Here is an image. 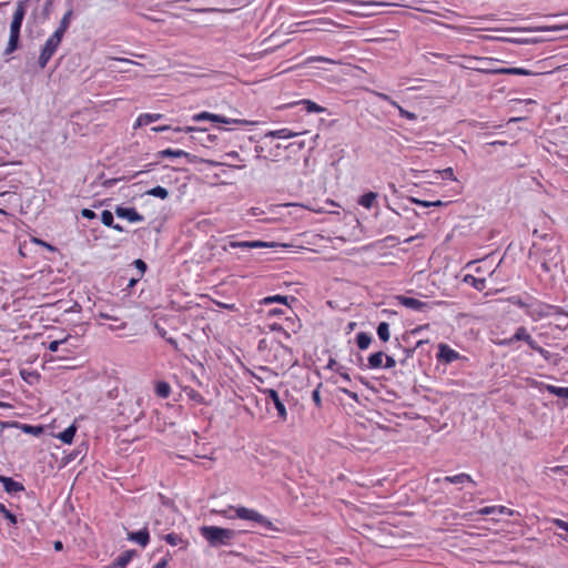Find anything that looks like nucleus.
Returning <instances> with one entry per match:
<instances>
[{
  "mask_svg": "<svg viewBox=\"0 0 568 568\" xmlns=\"http://www.w3.org/2000/svg\"><path fill=\"white\" fill-rule=\"evenodd\" d=\"M220 514L229 519H240L246 521L252 528H262L266 531L281 532L282 528L278 527L272 519L260 513L254 508H248L243 505L229 506L220 510Z\"/></svg>",
  "mask_w": 568,
  "mask_h": 568,
  "instance_id": "1",
  "label": "nucleus"
},
{
  "mask_svg": "<svg viewBox=\"0 0 568 568\" xmlns=\"http://www.w3.org/2000/svg\"><path fill=\"white\" fill-rule=\"evenodd\" d=\"M200 534L212 547L229 546L236 536L233 529L219 526H202Z\"/></svg>",
  "mask_w": 568,
  "mask_h": 568,
  "instance_id": "2",
  "label": "nucleus"
},
{
  "mask_svg": "<svg viewBox=\"0 0 568 568\" xmlns=\"http://www.w3.org/2000/svg\"><path fill=\"white\" fill-rule=\"evenodd\" d=\"M24 16H26V1H20L17 4L12 21L10 23V36H9V41H8L7 48L4 50V54H11L12 52H14L18 49L20 29H21Z\"/></svg>",
  "mask_w": 568,
  "mask_h": 568,
  "instance_id": "3",
  "label": "nucleus"
},
{
  "mask_svg": "<svg viewBox=\"0 0 568 568\" xmlns=\"http://www.w3.org/2000/svg\"><path fill=\"white\" fill-rule=\"evenodd\" d=\"M61 41L62 37L55 33H52L51 37L47 39L38 59V63L41 69L45 68V65L59 48Z\"/></svg>",
  "mask_w": 568,
  "mask_h": 568,
  "instance_id": "4",
  "label": "nucleus"
},
{
  "mask_svg": "<svg viewBox=\"0 0 568 568\" xmlns=\"http://www.w3.org/2000/svg\"><path fill=\"white\" fill-rule=\"evenodd\" d=\"M436 358L439 363L450 364L458 359L464 358L458 352L453 349L449 345L445 343H440L438 345V352L436 354Z\"/></svg>",
  "mask_w": 568,
  "mask_h": 568,
  "instance_id": "5",
  "label": "nucleus"
},
{
  "mask_svg": "<svg viewBox=\"0 0 568 568\" xmlns=\"http://www.w3.org/2000/svg\"><path fill=\"white\" fill-rule=\"evenodd\" d=\"M274 243L263 242V241H230L227 244L223 246L224 251L229 248H263V247H273Z\"/></svg>",
  "mask_w": 568,
  "mask_h": 568,
  "instance_id": "6",
  "label": "nucleus"
},
{
  "mask_svg": "<svg viewBox=\"0 0 568 568\" xmlns=\"http://www.w3.org/2000/svg\"><path fill=\"white\" fill-rule=\"evenodd\" d=\"M525 339H528V331L526 327L519 326L510 337L495 341V344L514 347L517 342H525Z\"/></svg>",
  "mask_w": 568,
  "mask_h": 568,
  "instance_id": "7",
  "label": "nucleus"
},
{
  "mask_svg": "<svg viewBox=\"0 0 568 568\" xmlns=\"http://www.w3.org/2000/svg\"><path fill=\"white\" fill-rule=\"evenodd\" d=\"M264 395L273 403L277 410V415L282 420L287 418V412L284 403L281 400L278 393L273 388H265L262 390Z\"/></svg>",
  "mask_w": 568,
  "mask_h": 568,
  "instance_id": "8",
  "label": "nucleus"
},
{
  "mask_svg": "<svg viewBox=\"0 0 568 568\" xmlns=\"http://www.w3.org/2000/svg\"><path fill=\"white\" fill-rule=\"evenodd\" d=\"M397 301L400 305L406 308L416 311V312H426L430 308V305L427 302L420 301L418 298L409 297V296H397Z\"/></svg>",
  "mask_w": 568,
  "mask_h": 568,
  "instance_id": "9",
  "label": "nucleus"
},
{
  "mask_svg": "<svg viewBox=\"0 0 568 568\" xmlns=\"http://www.w3.org/2000/svg\"><path fill=\"white\" fill-rule=\"evenodd\" d=\"M115 214L120 217V219H124V220H128L129 222L131 223H136V222H141L143 221V216L140 215L135 209L133 207H122V206H118L115 209Z\"/></svg>",
  "mask_w": 568,
  "mask_h": 568,
  "instance_id": "10",
  "label": "nucleus"
},
{
  "mask_svg": "<svg viewBox=\"0 0 568 568\" xmlns=\"http://www.w3.org/2000/svg\"><path fill=\"white\" fill-rule=\"evenodd\" d=\"M0 483L2 484L4 490L9 494L19 493L23 490L22 484L13 480L11 477L0 475Z\"/></svg>",
  "mask_w": 568,
  "mask_h": 568,
  "instance_id": "11",
  "label": "nucleus"
},
{
  "mask_svg": "<svg viewBox=\"0 0 568 568\" xmlns=\"http://www.w3.org/2000/svg\"><path fill=\"white\" fill-rule=\"evenodd\" d=\"M128 538L129 540L134 541L142 547H145L150 540L149 531L146 528L129 532Z\"/></svg>",
  "mask_w": 568,
  "mask_h": 568,
  "instance_id": "12",
  "label": "nucleus"
},
{
  "mask_svg": "<svg viewBox=\"0 0 568 568\" xmlns=\"http://www.w3.org/2000/svg\"><path fill=\"white\" fill-rule=\"evenodd\" d=\"M300 135L298 132H294L287 128H283V129H278V130H273V131H268L265 133V138H272V139H283V140H286V139H292V138H295Z\"/></svg>",
  "mask_w": 568,
  "mask_h": 568,
  "instance_id": "13",
  "label": "nucleus"
},
{
  "mask_svg": "<svg viewBox=\"0 0 568 568\" xmlns=\"http://www.w3.org/2000/svg\"><path fill=\"white\" fill-rule=\"evenodd\" d=\"M352 4L358 9H362V11H359L361 14L363 16H371L372 12L366 10L371 7H384L386 6L385 2H377V1H355L353 0L352 1Z\"/></svg>",
  "mask_w": 568,
  "mask_h": 568,
  "instance_id": "14",
  "label": "nucleus"
},
{
  "mask_svg": "<svg viewBox=\"0 0 568 568\" xmlns=\"http://www.w3.org/2000/svg\"><path fill=\"white\" fill-rule=\"evenodd\" d=\"M496 74L532 75L534 72L524 68H501L491 71Z\"/></svg>",
  "mask_w": 568,
  "mask_h": 568,
  "instance_id": "15",
  "label": "nucleus"
},
{
  "mask_svg": "<svg viewBox=\"0 0 568 568\" xmlns=\"http://www.w3.org/2000/svg\"><path fill=\"white\" fill-rule=\"evenodd\" d=\"M77 433L75 425H70L63 432L55 435V438L60 439L63 444L70 445L73 442L74 435Z\"/></svg>",
  "mask_w": 568,
  "mask_h": 568,
  "instance_id": "16",
  "label": "nucleus"
},
{
  "mask_svg": "<svg viewBox=\"0 0 568 568\" xmlns=\"http://www.w3.org/2000/svg\"><path fill=\"white\" fill-rule=\"evenodd\" d=\"M384 357H385V354L383 352H376V353L372 354L367 358L368 368H371V369L382 368L384 365Z\"/></svg>",
  "mask_w": 568,
  "mask_h": 568,
  "instance_id": "17",
  "label": "nucleus"
},
{
  "mask_svg": "<svg viewBox=\"0 0 568 568\" xmlns=\"http://www.w3.org/2000/svg\"><path fill=\"white\" fill-rule=\"evenodd\" d=\"M134 551L128 550L121 554L113 562L112 566L114 568H125L128 564L132 560Z\"/></svg>",
  "mask_w": 568,
  "mask_h": 568,
  "instance_id": "18",
  "label": "nucleus"
},
{
  "mask_svg": "<svg viewBox=\"0 0 568 568\" xmlns=\"http://www.w3.org/2000/svg\"><path fill=\"white\" fill-rule=\"evenodd\" d=\"M378 194L375 192H367L358 199V204L365 209H372L375 204Z\"/></svg>",
  "mask_w": 568,
  "mask_h": 568,
  "instance_id": "19",
  "label": "nucleus"
},
{
  "mask_svg": "<svg viewBox=\"0 0 568 568\" xmlns=\"http://www.w3.org/2000/svg\"><path fill=\"white\" fill-rule=\"evenodd\" d=\"M164 540L171 546H181V548L185 549L189 545L186 540H184L180 535L171 532L164 536Z\"/></svg>",
  "mask_w": 568,
  "mask_h": 568,
  "instance_id": "20",
  "label": "nucleus"
},
{
  "mask_svg": "<svg viewBox=\"0 0 568 568\" xmlns=\"http://www.w3.org/2000/svg\"><path fill=\"white\" fill-rule=\"evenodd\" d=\"M464 282L466 284H469L470 286H473L477 291H483L486 287V280L485 278H479V277H476V276L470 275V274L465 275Z\"/></svg>",
  "mask_w": 568,
  "mask_h": 568,
  "instance_id": "21",
  "label": "nucleus"
},
{
  "mask_svg": "<svg viewBox=\"0 0 568 568\" xmlns=\"http://www.w3.org/2000/svg\"><path fill=\"white\" fill-rule=\"evenodd\" d=\"M296 104H302L304 105L306 112L308 113H323L325 112V108L318 105L317 103L313 102L312 100H301L298 102H296Z\"/></svg>",
  "mask_w": 568,
  "mask_h": 568,
  "instance_id": "22",
  "label": "nucleus"
},
{
  "mask_svg": "<svg viewBox=\"0 0 568 568\" xmlns=\"http://www.w3.org/2000/svg\"><path fill=\"white\" fill-rule=\"evenodd\" d=\"M215 122L224 123V124H237V125H254V124H256V122H254V121H248V120H244V119H231V118H226V116L220 115V114H219V119L215 120Z\"/></svg>",
  "mask_w": 568,
  "mask_h": 568,
  "instance_id": "23",
  "label": "nucleus"
},
{
  "mask_svg": "<svg viewBox=\"0 0 568 568\" xmlns=\"http://www.w3.org/2000/svg\"><path fill=\"white\" fill-rule=\"evenodd\" d=\"M443 480L445 483H449V484H465V483H473V479L469 475L467 474H457V475H454V476H446L443 478Z\"/></svg>",
  "mask_w": 568,
  "mask_h": 568,
  "instance_id": "24",
  "label": "nucleus"
},
{
  "mask_svg": "<svg viewBox=\"0 0 568 568\" xmlns=\"http://www.w3.org/2000/svg\"><path fill=\"white\" fill-rule=\"evenodd\" d=\"M372 343V336L365 332H359L356 335V344L359 349L364 351L369 347Z\"/></svg>",
  "mask_w": 568,
  "mask_h": 568,
  "instance_id": "25",
  "label": "nucleus"
},
{
  "mask_svg": "<svg viewBox=\"0 0 568 568\" xmlns=\"http://www.w3.org/2000/svg\"><path fill=\"white\" fill-rule=\"evenodd\" d=\"M272 303L284 304L285 306L288 307V297L284 296V295H273V296H266L260 301L261 305H268Z\"/></svg>",
  "mask_w": 568,
  "mask_h": 568,
  "instance_id": "26",
  "label": "nucleus"
},
{
  "mask_svg": "<svg viewBox=\"0 0 568 568\" xmlns=\"http://www.w3.org/2000/svg\"><path fill=\"white\" fill-rule=\"evenodd\" d=\"M377 335L381 341L387 342L390 338L389 324L386 322H382L377 326Z\"/></svg>",
  "mask_w": 568,
  "mask_h": 568,
  "instance_id": "27",
  "label": "nucleus"
},
{
  "mask_svg": "<svg viewBox=\"0 0 568 568\" xmlns=\"http://www.w3.org/2000/svg\"><path fill=\"white\" fill-rule=\"evenodd\" d=\"M528 306H531L530 308L526 310V313L532 317L535 321L546 315V312L542 311V306L539 304H528Z\"/></svg>",
  "mask_w": 568,
  "mask_h": 568,
  "instance_id": "28",
  "label": "nucleus"
},
{
  "mask_svg": "<svg viewBox=\"0 0 568 568\" xmlns=\"http://www.w3.org/2000/svg\"><path fill=\"white\" fill-rule=\"evenodd\" d=\"M70 17H71V12H67L63 18L61 19L60 21V26L58 27V29L53 32L60 37L63 38L65 31L68 30L69 28V24H70Z\"/></svg>",
  "mask_w": 568,
  "mask_h": 568,
  "instance_id": "29",
  "label": "nucleus"
},
{
  "mask_svg": "<svg viewBox=\"0 0 568 568\" xmlns=\"http://www.w3.org/2000/svg\"><path fill=\"white\" fill-rule=\"evenodd\" d=\"M161 158H183L187 156V153L183 150L165 149L159 152Z\"/></svg>",
  "mask_w": 568,
  "mask_h": 568,
  "instance_id": "30",
  "label": "nucleus"
},
{
  "mask_svg": "<svg viewBox=\"0 0 568 568\" xmlns=\"http://www.w3.org/2000/svg\"><path fill=\"white\" fill-rule=\"evenodd\" d=\"M155 393L158 396H160L162 398H166L170 396L171 387L166 382H159L155 385Z\"/></svg>",
  "mask_w": 568,
  "mask_h": 568,
  "instance_id": "31",
  "label": "nucleus"
},
{
  "mask_svg": "<svg viewBox=\"0 0 568 568\" xmlns=\"http://www.w3.org/2000/svg\"><path fill=\"white\" fill-rule=\"evenodd\" d=\"M545 388L558 397L568 398V387H558L554 385H546Z\"/></svg>",
  "mask_w": 568,
  "mask_h": 568,
  "instance_id": "32",
  "label": "nucleus"
},
{
  "mask_svg": "<svg viewBox=\"0 0 568 568\" xmlns=\"http://www.w3.org/2000/svg\"><path fill=\"white\" fill-rule=\"evenodd\" d=\"M146 194L154 196V197L162 199V200H165L169 196L168 190L160 185L155 186L153 189H150L149 191H146Z\"/></svg>",
  "mask_w": 568,
  "mask_h": 568,
  "instance_id": "33",
  "label": "nucleus"
},
{
  "mask_svg": "<svg viewBox=\"0 0 568 568\" xmlns=\"http://www.w3.org/2000/svg\"><path fill=\"white\" fill-rule=\"evenodd\" d=\"M217 119H219V114L206 112V111L194 114L192 116V120L195 122H200V121H204V120L215 122V120H217Z\"/></svg>",
  "mask_w": 568,
  "mask_h": 568,
  "instance_id": "34",
  "label": "nucleus"
},
{
  "mask_svg": "<svg viewBox=\"0 0 568 568\" xmlns=\"http://www.w3.org/2000/svg\"><path fill=\"white\" fill-rule=\"evenodd\" d=\"M390 104L398 110L400 116L406 118L408 120H416V115L414 113L403 109L397 102L390 101Z\"/></svg>",
  "mask_w": 568,
  "mask_h": 568,
  "instance_id": "35",
  "label": "nucleus"
},
{
  "mask_svg": "<svg viewBox=\"0 0 568 568\" xmlns=\"http://www.w3.org/2000/svg\"><path fill=\"white\" fill-rule=\"evenodd\" d=\"M21 429L26 434H31L34 436H39L42 433V427L40 426H31V425H22Z\"/></svg>",
  "mask_w": 568,
  "mask_h": 568,
  "instance_id": "36",
  "label": "nucleus"
},
{
  "mask_svg": "<svg viewBox=\"0 0 568 568\" xmlns=\"http://www.w3.org/2000/svg\"><path fill=\"white\" fill-rule=\"evenodd\" d=\"M101 221L105 226H113V214L112 212L104 210L101 214Z\"/></svg>",
  "mask_w": 568,
  "mask_h": 568,
  "instance_id": "37",
  "label": "nucleus"
},
{
  "mask_svg": "<svg viewBox=\"0 0 568 568\" xmlns=\"http://www.w3.org/2000/svg\"><path fill=\"white\" fill-rule=\"evenodd\" d=\"M162 118L160 113H142V121L148 125L152 122L159 121Z\"/></svg>",
  "mask_w": 568,
  "mask_h": 568,
  "instance_id": "38",
  "label": "nucleus"
},
{
  "mask_svg": "<svg viewBox=\"0 0 568 568\" xmlns=\"http://www.w3.org/2000/svg\"><path fill=\"white\" fill-rule=\"evenodd\" d=\"M68 337H69V336H67V337H64V338H62V339H55V341L50 342V343L48 344V349H49L50 352H52V353L58 352V349H59L60 345L64 344V343L68 341Z\"/></svg>",
  "mask_w": 568,
  "mask_h": 568,
  "instance_id": "39",
  "label": "nucleus"
},
{
  "mask_svg": "<svg viewBox=\"0 0 568 568\" xmlns=\"http://www.w3.org/2000/svg\"><path fill=\"white\" fill-rule=\"evenodd\" d=\"M0 511L4 515V517L11 523V524H16L17 523V518L16 516L10 513L6 506L3 504H0Z\"/></svg>",
  "mask_w": 568,
  "mask_h": 568,
  "instance_id": "40",
  "label": "nucleus"
},
{
  "mask_svg": "<svg viewBox=\"0 0 568 568\" xmlns=\"http://www.w3.org/2000/svg\"><path fill=\"white\" fill-rule=\"evenodd\" d=\"M395 366H396L395 358L392 356L385 355L383 367L389 369V368H394Z\"/></svg>",
  "mask_w": 568,
  "mask_h": 568,
  "instance_id": "41",
  "label": "nucleus"
},
{
  "mask_svg": "<svg viewBox=\"0 0 568 568\" xmlns=\"http://www.w3.org/2000/svg\"><path fill=\"white\" fill-rule=\"evenodd\" d=\"M438 173H440L446 179H449V180H453V181L457 180V178L454 174V170L452 168H446L443 171H439Z\"/></svg>",
  "mask_w": 568,
  "mask_h": 568,
  "instance_id": "42",
  "label": "nucleus"
},
{
  "mask_svg": "<svg viewBox=\"0 0 568 568\" xmlns=\"http://www.w3.org/2000/svg\"><path fill=\"white\" fill-rule=\"evenodd\" d=\"M509 301H510V303H513L514 305H517V306H519V307H521V308H525V310H527V308H530V307H531V306H528V304H527V303H525L520 297H517V296H514V297L509 298Z\"/></svg>",
  "mask_w": 568,
  "mask_h": 568,
  "instance_id": "43",
  "label": "nucleus"
},
{
  "mask_svg": "<svg viewBox=\"0 0 568 568\" xmlns=\"http://www.w3.org/2000/svg\"><path fill=\"white\" fill-rule=\"evenodd\" d=\"M477 514L481 515V516L496 515V509H495V506H487V507L480 508L477 511Z\"/></svg>",
  "mask_w": 568,
  "mask_h": 568,
  "instance_id": "44",
  "label": "nucleus"
},
{
  "mask_svg": "<svg viewBox=\"0 0 568 568\" xmlns=\"http://www.w3.org/2000/svg\"><path fill=\"white\" fill-rule=\"evenodd\" d=\"M496 514L511 516L514 511L505 506H495Z\"/></svg>",
  "mask_w": 568,
  "mask_h": 568,
  "instance_id": "45",
  "label": "nucleus"
},
{
  "mask_svg": "<svg viewBox=\"0 0 568 568\" xmlns=\"http://www.w3.org/2000/svg\"><path fill=\"white\" fill-rule=\"evenodd\" d=\"M554 525L557 526L558 528L565 530V531H568V523L562 520V519H559V518H555L552 520Z\"/></svg>",
  "mask_w": 568,
  "mask_h": 568,
  "instance_id": "46",
  "label": "nucleus"
},
{
  "mask_svg": "<svg viewBox=\"0 0 568 568\" xmlns=\"http://www.w3.org/2000/svg\"><path fill=\"white\" fill-rule=\"evenodd\" d=\"M525 343L535 352L539 348V345L536 343V341L532 338V336L529 333H528V339H525Z\"/></svg>",
  "mask_w": 568,
  "mask_h": 568,
  "instance_id": "47",
  "label": "nucleus"
},
{
  "mask_svg": "<svg viewBox=\"0 0 568 568\" xmlns=\"http://www.w3.org/2000/svg\"><path fill=\"white\" fill-rule=\"evenodd\" d=\"M314 61L336 63L334 60L324 58V57H311L307 59V62H314Z\"/></svg>",
  "mask_w": 568,
  "mask_h": 568,
  "instance_id": "48",
  "label": "nucleus"
},
{
  "mask_svg": "<svg viewBox=\"0 0 568 568\" xmlns=\"http://www.w3.org/2000/svg\"><path fill=\"white\" fill-rule=\"evenodd\" d=\"M81 214L83 217L89 219V220H92L95 217V213L90 209H83L81 211Z\"/></svg>",
  "mask_w": 568,
  "mask_h": 568,
  "instance_id": "49",
  "label": "nucleus"
},
{
  "mask_svg": "<svg viewBox=\"0 0 568 568\" xmlns=\"http://www.w3.org/2000/svg\"><path fill=\"white\" fill-rule=\"evenodd\" d=\"M285 314V311L282 310V308H272L268 311L267 313V316L268 317H273V316H280V315H283Z\"/></svg>",
  "mask_w": 568,
  "mask_h": 568,
  "instance_id": "50",
  "label": "nucleus"
},
{
  "mask_svg": "<svg viewBox=\"0 0 568 568\" xmlns=\"http://www.w3.org/2000/svg\"><path fill=\"white\" fill-rule=\"evenodd\" d=\"M134 265L141 272V274L145 272L146 265L142 260H135Z\"/></svg>",
  "mask_w": 568,
  "mask_h": 568,
  "instance_id": "51",
  "label": "nucleus"
},
{
  "mask_svg": "<svg viewBox=\"0 0 568 568\" xmlns=\"http://www.w3.org/2000/svg\"><path fill=\"white\" fill-rule=\"evenodd\" d=\"M536 352L539 353L546 361L550 359V353L547 349L542 348L541 346H539V348Z\"/></svg>",
  "mask_w": 568,
  "mask_h": 568,
  "instance_id": "52",
  "label": "nucleus"
},
{
  "mask_svg": "<svg viewBox=\"0 0 568 568\" xmlns=\"http://www.w3.org/2000/svg\"><path fill=\"white\" fill-rule=\"evenodd\" d=\"M342 392L346 394L348 397H351L354 400H358V395L354 392H351L348 389L342 388Z\"/></svg>",
  "mask_w": 568,
  "mask_h": 568,
  "instance_id": "53",
  "label": "nucleus"
},
{
  "mask_svg": "<svg viewBox=\"0 0 568 568\" xmlns=\"http://www.w3.org/2000/svg\"><path fill=\"white\" fill-rule=\"evenodd\" d=\"M168 564H169V559L163 558L158 564H155V566L153 568H166Z\"/></svg>",
  "mask_w": 568,
  "mask_h": 568,
  "instance_id": "54",
  "label": "nucleus"
},
{
  "mask_svg": "<svg viewBox=\"0 0 568 568\" xmlns=\"http://www.w3.org/2000/svg\"><path fill=\"white\" fill-rule=\"evenodd\" d=\"M414 202H415L417 205H420V206H423V207H429V206H432V202H429V201L414 200Z\"/></svg>",
  "mask_w": 568,
  "mask_h": 568,
  "instance_id": "55",
  "label": "nucleus"
},
{
  "mask_svg": "<svg viewBox=\"0 0 568 568\" xmlns=\"http://www.w3.org/2000/svg\"><path fill=\"white\" fill-rule=\"evenodd\" d=\"M175 132H182V131H185V132H194V131H197L196 128L194 126H186L185 129H182V128H176L174 129Z\"/></svg>",
  "mask_w": 568,
  "mask_h": 568,
  "instance_id": "56",
  "label": "nucleus"
},
{
  "mask_svg": "<svg viewBox=\"0 0 568 568\" xmlns=\"http://www.w3.org/2000/svg\"><path fill=\"white\" fill-rule=\"evenodd\" d=\"M124 327H125V323H120L119 325L112 324L109 326V328L111 331L123 329Z\"/></svg>",
  "mask_w": 568,
  "mask_h": 568,
  "instance_id": "57",
  "label": "nucleus"
},
{
  "mask_svg": "<svg viewBox=\"0 0 568 568\" xmlns=\"http://www.w3.org/2000/svg\"><path fill=\"white\" fill-rule=\"evenodd\" d=\"M169 129H170V126H169V125H161V126H154V128H152V131H154V132H163V131H166V130H169Z\"/></svg>",
  "mask_w": 568,
  "mask_h": 568,
  "instance_id": "58",
  "label": "nucleus"
},
{
  "mask_svg": "<svg viewBox=\"0 0 568 568\" xmlns=\"http://www.w3.org/2000/svg\"><path fill=\"white\" fill-rule=\"evenodd\" d=\"M146 125L144 121H142V114H140L135 121L134 128Z\"/></svg>",
  "mask_w": 568,
  "mask_h": 568,
  "instance_id": "59",
  "label": "nucleus"
},
{
  "mask_svg": "<svg viewBox=\"0 0 568 568\" xmlns=\"http://www.w3.org/2000/svg\"><path fill=\"white\" fill-rule=\"evenodd\" d=\"M98 317L103 318V320H115L113 316H111L108 313H99Z\"/></svg>",
  "mask_w": 568,
  "mask_h": 568,
  "instance_id": "60",
  "label": "nucleus"
},
{
  "mask_svg": "<svg viewBox=\"0 0 568 568\" xmlns=\"http://www.w3.org/2000/svg\"><path fill=\"white\" fill-rule=\"evenodd\" d=\"M33 241H34L37 244H40V245L45 246V247H47L48 250H50V251H52V250H53V247H52L50 244H47V243H44V242H43V241H41V240H37V239H34Z\"/></svg>",
  "mask_w": 568,
  "mask_h": 568,
  "instance_id": "61",
  "label": "nucleus"
},
{
  "mask_svg": "<svg viewBox=\"0 0 568 568\" xmlns=\"http://www.w3.org/2000/svg\"><path fill=\"white\" fill-rule=\"evenodd\" d=\"M313 399L318 405L321 403V397L318 390L313 392Z\"/></svg>",
  "mask_w": 568,
  "mask_h": 568,
  "instance_id": "62",
  "label": "nucleus"
},
{
  "mask_svg": "<svg viewBox=\"0 0 568 568\" xmlns=\"http://www.w3.org/2000/svg\"><path fill=\"white\" fill-rule=\"evenodd\" d=\"M53 547H54V549H55L57 551H60V550H62V548H63V544H62V541L57 540V541H54Z\"/></svg>",
  "mask_w": 568,
  "mask_h": 568,
  "instance_id": "63",
  "label": "nucleus"
},
{
  "mask_svg": "<svg viewBox=\"0 0 568 568\" xmlns=\"http://www.w3.org/2000/svg\"><path fill=\"white\" fill-rule=\"evenodd\" d=\"M381 99L387 101L390 103V101H393L388 95L384 94V93H378L377 94Z\"/></svg>",
  "mask_w": 568,
  "mask_h": 568,
  "instance_id": "64",
  "label": "nucleus"
}]
</instances>
